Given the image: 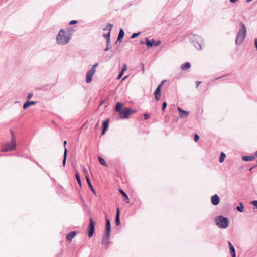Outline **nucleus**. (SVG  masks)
Instances as JSON below:
<instances>
[{"mask_svg":"<svg viewBox=\"0 0 257 257\" xmlns=\"http://www.w3.org/2000/svg\"><path fill=\"white\" fill-rule=\"evenodd\" d=\"M11 134L12 136L11 142L10 143H5L3 145L1 148L2 152H6L8 151H12L16 149V143L15 135L12 131H11Z\"/></svg>","mask_w":257,"mask_h":257,"instance_id":"f257e3e1","label":"nucleus"},{"mask_svg":"<svg viewBox=\"0 0 257 257\" xmlns=\"http://www.w3.org/2000/svg\"><path fill=\"white\" fill-rule=\"evenodd\" d=\"M241 29L237 33L235 43L236 44H240L244 40L246 34V28L243 22L240 23Z\"/></svg>","mask_w":257,"mask_h":257,"instance_id":"f03ea898","label":"nucleus"},{"mask_svg":"<svg viewBox=\"0 0 257 257\" xmlns=\"http://www.w3.org/2000/svg\"><path fill=\"white\" fill-rule=\"evenodd\" d=\"M57 43L60 45H64L69 42L70 40V37L65 34V32L63 29H61L57 37Z\"/></svg>","mask_w":257,"mask_h":257,"instance_id":"7ed1b4c3","label":"nucleus"},{"mask_svg":"<svg viewBox=\"0 0 257 257\" xmlns=\"http://www.w3.org/2000/svg\"><path fill=\"white\" fill-rule=\"evenodd\" d=\"M216 224L221 228H226L229 225L228 220L227 218L222 216H219L215 218Z\"/></svg>","mask_w":257,"mask_h":257,"instance_id":"20e7f679","label":"nucleus"},{"mask_svg":"<svg viewBox=\"0 0 257 257\" xmlns=\"http://www.w3.org/2000/svg\"><path fill=\"white\" fill-rule=\"evenodd\" d=\"M89 221L90 223L88 227V236L89 238H91L92 237L94 233L95 222L91 218L89 219Z\"/></svg>","mask_w":257,"mask_h":257,"instance_id":"39448f33","label":"nucleus"},{"mask_svg":"<svg viewBox=\"0 0 257 257\" xmlns=\"http://www.w3.org/2000/svg\"><path fill=\"white\" fill-rule=\"evenodd\" d=\"M135 112V111L133 110L130 108H124L120 112V117L121 118H127L128 116Z\"/></svg>","mask_w":257,"mask_h":257,"instance_id":"423d86ee","label":"nucleus"},{"mask_svg":"<svg viewBox=\"0 0 257 257\" xmlns=\"http://www.w3.org/2000/svg\"><path fill=\"white\" fill-rule=\"evenodd\" d=\"M165 80L163 81L160 84H159L158 87H157L155 93V98L156 101H159L161 97V87L163 84V83L165 82Z\"/></svg>","mask_w":257,"mask_h":257,"instance_id":"0eeeda50","label":"nucleus"},{"mask_svg":"<svg viewBox=\"0 0 257 257\" xmlns=\"http://www.w3.org/2000/svg\"><path fill=\"white\" fill-rule=\"evenodd\" d=\"M160 43H161L160 41H158L157 42H156L154 39H152L151 41H150L148 39V38H146V44L147 45L148 49L153 46H158L160 44Z\"/></svg>","mask_w":257,"mask_h":257,"instance_id":"6e6552de","label":"nucleus"},{"mask_svg":"<svg viewBox=\"0 0 257 257\" xmlns=\"http://www.w3.org/2000/svg\"><path fill=\"white\" fill-rule=\"evenodd\" d=\"M95 73L94 70H90L87 72L86 76V81L87 83H89L92 81L93 75Z\"/></svg>","mask_w":257,"mask_h":257,"instance_id":"1a4fd4ad","label":"nucleus"},{"mask_svg":"<svg viewBox=\"0 0 257 257\" xmlns=\"http://www.w3.org/2000/svg\"><path fill=\"white\" fill-rule=\"evenodd\" d=\"M77 232L76 231H72L66 235V240L69 243L71 242L72 240L75 237L76 235Z\"/></svg>","mask_w":257,"mask_h":257,"instance_id":"9d476101","label":"nucleus"},{"mask_svg":"<svg viewBox=\"0 0 257 257\" xmlns=\"http://www.w3.org/2000/svg\"><path fill=\"white\" fill-rule=\"evenodd\" d=\"M110 234H106L104 233L102 239L101 243L102 244L107 245L109 243V239H110Z\"/></svg>","mask_w":257,"mask_h":257,"instance_id":"9b49d317","label":"nucleus"},{"mask_svg":"<svg viewBox=\"0 0 257 257\" xmlns=\"http://www.w3.org/2000/svg\"><path fill=\"white\" fill-rule=\"evenodd\" d=\"M177 110L179 112V117L180 118L187 117L189 114V111L183 110L180 107H177Z\"/></svg>","mask_w":257,"mask_h":257,"instance_id":"f8f14e48","label":"nucleus"},{"mask_svg":"<svg viewBox=\"0 0 257 257\" xmlns=\"http://www.w3.org/2000/svg\"><path fill=\"white\" fill-rule=\"evenodd\" d=\"M211 203L214 205H217L219 203L220 199L217 195H214L211 197Z\"/></svg>","mask_w":257,"mask_h":257,"instance_id":"ddd939ff","label":"nucleus"},{"mask_svg":"<svg viewBox=\"0 0 257 257\" xmlns=\"http://www.w3.org/2000/svg\"><path fill=\"white\" fill-rule=\"evenodd\" d=\"M109 120L108 118L103 122V130L101 133L102 135H103L107 130L109 127Z\"/></svg>","mask_w":257,"mask_h":257,"instance_id":"4468645a","label":"nucleus"},{"mask_svg":"<svg viewBox=\"0 0 257 257\" xmlns=\"http://www.w3.org/2000/svg\"><path fill=\"white\" fill-rule=\"evenodd\" d=\"M66 144H67V141H64L63 142V145H64V158H63V162H62V165H63V167H65V166L66 157H67V150L65 147L66 145Z\"/></svg>","mask_w":257,"mask_h":257,"instance_id":"2eb2a0df","label":"nucleus"},{"mask_svg":"<svg viewBox=\"0 0 257 257\" xmlns=\"http://www.w3.org/2000/svg\"><path fill=\"white\" fill-rule=\"evenodd\" d=\"M111 225L110 222L108 218L106 219V226H105V232L106 234H110Z\"/></svg>","mask_w":257,"mask_h":257,"instance_id":"dca6fc26","label":"nucleus"},{"mask_svg":"<svg viewBox=\"0 0 257 257\" xmlns=\"http://www.w3.org/2000/svg\"><path fill=\"white\" fill-rule=\"evenodd\" d=\"M242 159L245 161H250L254 160L255 159V156L254 155L244 156L242 157Z\"/></svg>","mask_w":257,"mask_h":257,"instance_id":"f3484780","label":"nucleus"},{"mask_svg":"<svg viewBox=\"0 0 257 257\" xmlns=\"http://www.w3.org/2000/svg\"><path fill=\"white\" fill-rule=\"evenodd\" d=\"M86 181H87V182L89 185V188H90V189L91 190V191H92V192L94 193V195H96V192L95 191V190H94V189L93 188L91 183V181H90V180L89 178V177H87V179H86Z\"/></svg>","mask_w":257,"mask_h":257,"instance_id":"a211bd4d","label":"nucleus"},{"mask_svg":"<svg viewBox=\"0 0 257 257\" xmlns=\"http://www.w3.org/2000/svg\"><path fill=\"white\" fill-rule=\"evenodd\" d=\"M191 67V65L189 62H186L184 64H183L181 66V68L183 70H186L189 69Z\"/></svg>","mask_w":257,"mask_h":257,"instance_id":"6ab92c4d","label":"nucleus"},{"mask_svg":"<svg viewBox=\"0 0 257 257\" xmlns=\"http://www.w3.org/2000/svg\"><path fill=\"white\" fill-rule=\"evenodd\" d=\"M119 214H120L119 209L117 208V214H116V219H115V224L117 226H118L120 224Z\"/></svg>","mask_w":257,"mask_h":257,"instance_id":"aec40b11","label":"nucleus"},{"mask_svg":"<svg viewBox=\"0 0 257 257\" xmlns=\"http://www.w3.org/2000/svg\"><path fill=\"white\" fill-rule=\"evenodd\" d=\"M119 191L121 193V194L122 195V196L124 197V200L126 201L127 203H130L129 199H128V197L127 194L122 189H119Z\"/></svg>","mask_w":257,"mask_h":257,"instance_id":"412c9836","label":"nucleus"},{"mask_svg":"<svg viewBox=\"0 0 257 257\" xmlns=\"http://www.w3.org/2000/svg\"><path fill=\"white\" fill-rule=\"evenodd\" d=\"M122 104L121 103L118 102L116 104V107H115V110L117 112H119V114H120V112H122Z\"/></svg>","mask_w":257,"mask_h":257,"instance_id":"4be33fe9","label":"nucleus"},{"mask_svg":"<svg viewBox=\"0 0 257 257\" xmlns=\"http://www.w3.org/2000/svg\"><path fill=\"white\" fill-rule=\"evenodd\" d=\"M124 33L122 29H120L119 31V35L117 38V41H121L123 37H124Z\"/></svg>","mask_w":257,"mask_h":257,"instance_id":"5701e85b","label":"nucleus"},{"mask_svg":"<svg viewBox=\"0 0 257 257\" xmlns=\"http://www.w3.org/2000/svg\"><path fill=\"white\" fill-rule=\"evenodd\" d=\"M31 105H32V101H27L24 104L23 108L25 109Z\"/></svg>","mask_w":257,"mask_h":257,"instance_id":"b1692460","label":"nucleus"},{"mask_svg":"<svg viewBox=\"0 0 257 257\" xmlns=\"http://www.w3.org/2000/svg\"><path fill=\"white\" fill-rule=\"evenodd\" d=\"M226 158V155L223 152H221L220 153V157L219 158V162L222 163L224 161L225 158Z\"/></svg>","mask_w":257,"mask_h":257,"instance_id":"393cba45","label":"nucleus"},{"mask_svg":"<svg viewBox=\"0 0 257 257\" xmlns=\"http://www.w3.org/2000/svg\"><path fill=\"white\" fill-rule=\"evenodd\" d=\"M75 177L80 186H81V181L78 172L75 173Z\"/></svg>","mask_w":257,"mask_h":257,"instance_id":"a878e982","label":"nucleus"},{"mask_svg":"<svg viewBox=\"0 0 257 257\" xmlns=\"http://www.w3.org/2000/svg\"><path fill=\"white\" fill-rule=\"evenodd\" d=\"M98 159H99V161L100 162V163L103 165V166H107V164L105 162V161L104 159H103L102 158H101V157H98Z\"/></svg>","mask_w":257,"mask_h":257,"instance_id":"bb28decb","label":"nucleus"},{"mask_svg":"<svg viewBox=\"0 0 257 257\" xmlns=\"http://www.w3.org/2000/svg\"><path fill=\"white\" fill-rule=\"evenodd\" d=\"M237 210L240 212H242L243 211V205L242 203H240L239 206H237L236 208Z\"/></svg>","mask_w":257,"mask_h":257,"instance_id":"cd10ccee","label":"nucleus"},{"mask_svg":"<svg viewBox=\"0 0 257 257\" xmlns=\"http://www.w3.org/2000/svg\"><path fill=\"white\" fill-rule=\"evenodd\" d=\"M112 26L113 25L110 24H108L106 26V27L104 29V30H108V32H110V31L112 28Z\"/></svg>","mask_w":257,"mask_h":257,"instance_id":"c85d7f7f","label":"nucleus"},{"mask_svg":"<svg viewBox=\"0 0 257 257\" xmlns=\"http://www.w3.org/2000/svg\"><path fill=\"white\" fill-rule=\"evenodd\" d=\"M230 253H231L232 257H236V256H235V251L234 247H232L231 248H230Z\"/></svg>","mask_w":257,"mask_h":257,"instance_id":"c756f323","label":"nucleus"},{"mask_svg":"<svg viewBox=\"0 0 257 257\" xmlns=\"http://www.w3.org/2000/svg\"><path fill=\"white\" fill-rule=\"evenodd\" d=\"M83 172L85 176L86 179H87V177H88V173L87 169L84 167H83Z\"/></svg>","mask_w":257,"mask_h":257,"instance_id":"7c9ffc66","label":"nucleus"},{"mask_svg":"<svg viewBox=\"0 0 257 257\" xmlns=\"http://www.w3.org/2000/svg\"><path fill=\"white\" fill-rule=\"evenodd\" d=\"M110 32H108V33L106 34H103V36L106 38H107V42L108 43L109 40H110Z\"/></svg>","mask_w":257,"mask_h":257,"instance_id":"2f4dec72","label":"nucleus"},{"mask_svg":"<svg viewBox=\"0 0 257 257\" xmlns=\"http://www.w3.org/2000/svg\"><path fill=\"white\" fill-rule=\"evenodd\" d=\"M98 65V63H97L94 64L92 68L91 69V70H94V72H95V71H96L95 68L96 67H97Z\"/></svg>","mask_w":257,"mask_h":257,"instance_id":"473e14b6","label":"nucleus"},{"mask_svg":"<svg viewBox=\"0 0 257 257\" xmlns=\"http://www.w3.org/2000/svg\"><path fill=\"white\" fill-rule=\"evenodd\" d=\"M167 107V103L164 102L162 104V110L164 111Z\"/></svg>","mask_w":257,"mask_h":257,"instance_id":"72a5a7b5","label":"nucleus"},{"mask_svg":"<svg viewBox=\"0 0 257 257\" xmlns=\"http://www.w3.org/2000/svg\"><path fill=\"white\" fill-rule=\"evenodd\" d=\"M77 23H78V21L77 20H72L69 22V25H71L77 24Z\"/></svg>","mask_w":257,"mask_h":257,"instance_id":"f704fd0d","label":"nucleus"},{"mask_svg":"<svg viewBox=\"0 0 257 257\" xmlns=\"http://www.w3.org/2000/svg\"><path fill=\"white\" fill-rule=\"evenodd\" d=\"M140 32L137 33H133L131 36V38H135L136 37L138 36L140 34Z\"/></svg>","mask_w":257,"mask_h":257,"instance_id":"c9c22d12","label":"nucleus"},{"mask_svg":"<svg viewBox=\"0 0 257 257\" xmlns=\"http://www.w3.org/2000/svg\"><path fill=\"white\" fill-rule=\"evenodd\" d=\"M199 139V137L197 134H195L194 135V141L195 142H197Z\"/></svg>","mask_w":257,"mask_h":257,"instance_id":"e433bc0d","label":"nucleus"},{"mask_svg":"<svg viewBox=\"0 0 257 257\" xmlns=\"http://www.w3.org/2000/svg\"><path fill=\"white\" fill-rule=\"evenodd\" d=\"M251 203L257 208V200L252 201Z\"/></svg>","mask_w":257,"mask_h":257,"instance_id":"4c0bfd02","label":"nucleus"},{"mask_svg":"<svg viewBox=\"0 0 257 257\" xmlns=\"http://www.w3.org/2000/svg\"><path fill=\"white\" fill-rule=\"evenodd\" d=\"M126 64H124L123 66V68L122 69L121 72L122 73H123L125 71H126Z\"/></svg>","mask_w":257,"mask_h":257,"instance_id":"58836bf2","label":"nucleus"},{"mask_svg":"<svg viewBox=\"0 0 257 257\" xmlns=\"http://www.w3.org/2000/svg\"><path fill=\"white\" fill-rule=\"evenodd\" d=\"M123 73H122V72H121L118 75V76H117V79H119L121 78V77H122V75H123Z\"/></svg>","mask_w":257,"mask_h":257,"instance_id":"ea45409f","label":"nucleus"},{"mask_svg":"<svg viewBox=\"0 0 257 257\" xmlns=\"http://www.w3.org/2000/svg\"><path fill=\"white\" fill-rule=\"evenodd\" d=\"M141 68H142V72L143 73H144V72H145V69H144V65L143 63H141Z\"/></svg>","mask_w":257,"mask_h":257,"instance_id":"a19ab883","label":"nucleus"},{"mask_svg":"<svg viewBox=\"0 0 257 257\" xmlns=\"http://www.w3.org/2000/svg\"><path fill=\"white\" fill-rule=\"evenodd\" d=\"M32 97V93H29L27 96V99H30Z\"/></svg>","mask_w":257,"mask_h":257,"instance_id":"79ce46f5","label":"nucleus"},{"mask_svg":"<svg viewBox=\"0 0 257 257\" xmlns=\"http://www.w3.org/2000/svg\"><path fill=\"white\" fill-rule=\"evenodd\" d=\"M144 118H145V119H148L149 118V115L148 114H145L144 115Z\"/></svg>","mask_w":257,"mask_h":257,"instance_id":"37998d69","label":"nucleus"},{"mask_svg":"<svg viewBox=\"0 0 257 257\" xmlns=\"http://www.w3.org/2000/svg\"><path fill=\"white\" fill-rule=\"evenodd\" d=\"M228 245L229 246L230 249L232 247H234L233 245L230 242H228Z\"/></svg>","mask_w":257,"mask_h":257,"instance_id":"c03bdc74","label":"nucleus"},{"mask_svg":"<svg viewBox=\"0 0 257 257\" xmlns=\"http://www.w3.org/2000/svg\"><path fill=\"white\" fill-rule=\"evenodd\" d=\"M201 83V81H197L196 82V87H197Z\"/></svg>","mask_w":257,"mask_h":257,"instance_id":"a18cd8bd","label":"nucleus"},{"mask_svg":"<svg viewBox=\"0 0 257 257\" xmlns=\"http://www.w3.org/2000/svg\"><path fill=\"white\" fill-rule=\"evenodd\" d=\"M255 46L256 48L257 49V39L255 40Z\"/></svg>","mask_w":257,"mask_h":257,"instance_id":"49530a36","label":"nucleus"},{"mask_svg":"<svg viewBox=\"0 0 257 257\" xmlns=\"http://www.w3.org/2000/svg\"><path fill=\"white\" fill-rule=\"evenodd\" d=\"M231 2L232 3H234L235 2H236L237 0H230Z\"/></svg>","mask_w":257,"mask_h":257,"instance_id":"de8ad7c7","label":"nucleus"},{"mask_svg":"<svg viewBox=\"0 0 257 257\" xmlns=\"http://www.w3.org/2000/svg\"><path fill=\"white\" fill-rule=\"evenodd\" d=\"M254 156H255V158L257 157V151H256V152L255 153Z\"/></svg>","mask_w":257,"mask_h":257,"instance_id":"09e8293b","label":"nucleus"},{"mask_svg":"<svg viewBox=\"0 0 257 257\" xmlns=\"http://www.w3.org/2000/svg\"><path fill=\"white\" fill-rule=\"evenodd\" d=\"M127 77H125L122 79V80H124Z\"/></svg>","mask_w":257,"mask_h":257,"instance_id":"8fccbe9b","label":"nucleus"},{"mask_svg":"<svg viewBox=\"0 0 257 257\" xmlns=\"http://www.w3.org/2000/svg\"><path fill=\"white\" fill-rule=\"evenodd\" d=\"M33 105H34L35 104V102L33 101Z\"/></svg>","mask_w":257,"mask_h":257,"instance_id":"3c124183","label":"nucleus"},{"mask_svg":"<svg viewBox=\"0 0 257 257\" xmlns=\"http://www.w3.org/2000/svg\"><path fill=\"white\" fill-rule=\"evenodd\" d=\"M98 123H97V125H96V127H98Z\"/></svg>","mask_w":257,"mask_h":257,"instance_id":"603ef678","label":"nucleus"},{"mask_svg":"<svg viewBox=\"0 0 257 257\" xmlns=\"http://www.w3.org/2000/svg\"><path fill=\"white\" fill-rule=\"evenodd\" d=\"M141 44H143V43H144V42H143V41H142V42H141Z\"/></svg>","mask_w":257,"mask_h":257,"instance_id":"864d4df0","label":"nucleus"}]
</instances>
